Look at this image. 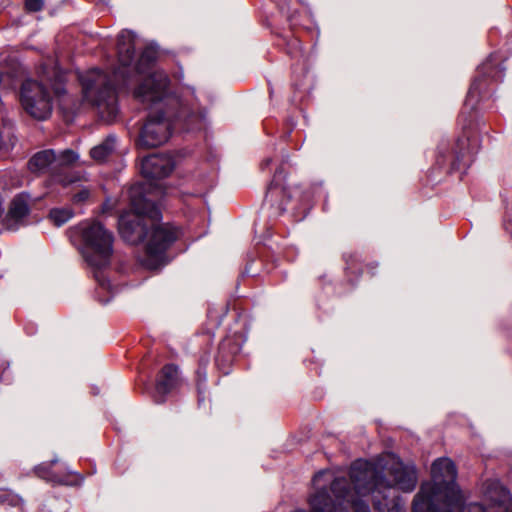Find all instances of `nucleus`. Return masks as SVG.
I'll list each match as a JSON object with an SVG mask.
<instances>
[{"label":"nucleus","mask_w":512,"mask_h":512,"mask_svg":"<svg viewBox=\"0 0 512 512\" xmlns=\"http://www.w3.org/2000/svg\"><path fill=\"white\" fill-rule=\"evenodd\" d=\"M466 141H469V139L468 138L467 139L461 138V139L458 140V146L461 147L460 151L457 152V160L458 161H462V160L464 161V159L466 157V152L463 149Z\"/></svg>","instance_id":"20"},{"label":"nucleus","mask_w":512,"mask_h":512,"mask_svg":"<svg viewBox=\"0 0 512 512\" xmlns=\"http://www.w3.org/2000/svg\"><path fill=\"white\" fill-rule=\"evenodd\" d=\"M418 482L416 468L390 455L388 460H356L349 479L342 472L321 470L312 479L314 493L309 504L315 512H370L369 497L379 512H406L405 501L395 489L412 492Z\"/></svg>","instance_id":"1"},{"label":"nucleus","mask_w":512,"mask_h":512,"mask_svg":"<svg viewBox=\"0 0 512 512\" xmlns=\"http://www.w3.org/2000/svg\"><path fill=\"white\" fill-rule=\"evenodd\" d=\"M82 240L80 249L86 263L93 269L94 278L103 290L110 291L112 285L102 269L110 263L113 252V235L100 222H83L75 229Z\"/></svg>","instance_id":"7"},{"label":"nucleus","mask_w":512,"mask_h":512,"mask_svg":"<svg viewBox=\"0 0 512 512\" xmlns=\"http://www.w3.org/2000/svg\"><path fill=\"white\" fill-rule=\"evenodd\" d=\"M142 185L129 190L131 210L120 215L119 233L130 244L145 242L144 264L156 269L165 261L166 250L175 242L178 231L169 224L159 223L161 211L152 198L144 194Z\"/></svg>","instance_id":"4"},{"label":"nucleus","mask_w":512,"mask_h":512,"mask_svg":"<svg viewBox=\"0 0 512 512\" xmlns=\"http://www.w3.org/2000/svg\"><path fill=\"white\" fill-rule=\"evenodd\" d=\"M58 460L56 458L52 459L50 463H42L35 467L36 474L49 482L57 483V484H72L65 477L58 476L57 474L51 471V466L55 464Z\"/></svg>","instance_id":"14"},{"label":"nucleus","mask_w":512,"mask_h":512,"mask_svg":"<svg viewBox=\"0 0 512 512\" xmlns=\"http://www.w3.org/2000/svg\"><path fill=\"white\" fill-rule=\"evenodd\" d=\"M137 37L130 30H123L118 35L119 67L110 76L99 69H91L79 76L83 96L93 105L101 119L112 122L118 113L116 87L126 86L133 73L147 72L156 60L154 47L147 46L135 62Z\"/></svg>","instance_id":"3"},{"label":"nucleus","mask_w":512,"mask_h":512,"mask_svg":"<svg viewBox=\"0 0 512 512\" xmlns=\"http://www.w3.org/2000/svg\"><path fill=\"white\" fill-rule=\"evenodd\" d=\"M30 212V195L22 192L11 201L7 215L3 220L5 229L16 231L24 225L25 218Z\"/></svg>","instance_id":"10"},{"label":"nucleus","mask_w":512,"mask_h":512,"mask_svg":"<svg viewBox=\"0 0 512 512\" xmlns=\"http://www.w3.org/2000/svg\"><path fill=\"white\" fill-rule=\"evenodd\" d=\"M175 164L171 156L164 154H152L144 157L140 164L142 176L147 183H140L145 188V196L152 198L154 202L163 195L161 186L154 185V180L167 177L174 169Z\"/></svg>","instance_id":"8"},{"label":"nucleus","mask_w":512,"mask_h":512,"mask_svg":"<svg viewBox=\"0 0 512 512\" xmlns=\"http://www.w3.org/2000/svg\"><path fill=\"white\" fill-rule=\"evenodd\" d=\"M282 174V169H278L274 175V178L268 188V192H267V198L268 197H273L274 195H276L278 193V187H280L281 183H280V175Z\"/></svg>","instance_id":"17"},{"label":"nucleus","mask_w":512,"mask_h":512,"mask_svg":"<svg viewBox=\"0 0 512 512\" xmlns=\"http://www.w3.org/2000/svg\"><path fill=\"white\" fill-rule=\"evenodd\" d=\"M29 170L33 173H46L56 174L55 168V151L52 149L37 152L32 156L28 162Z\"/></svg>","instance_id":"12"},{"label":"nucleus","mask_w":512,"mask_h":512,"mask_svg":"<svg viewBox=\"0 0 512 512\" xmlns=\"http://www.w3.org/2000/svg\"><path fill=\"white\" fill-rule=\"evenodd\" d=\"M133 97L141 103L149 114L141 128L137 146L156 148L168 141L173 123L177 120L202 122L205 115H186L180 99L171 93L169 78L163 71H154L140 81L133 91Z\"/></svg>","instance_id":"5"},{"label":"nucleus","mask_w":512,"mask_h":512,"mask_svg":"<svg viewBox=\"0 0 512 512\" xmlns=\"http://www.w3.org/2000/svg\"><path fill=\"white\" fill-rule=\"evenodd\" d=\"M504 72L505 67L502 64L496 63V55L491 54L489 58L478 67V75L469 88L465 106L473 108L482 94L484 82L488 79L495 82L502 81Z\"/></svg>","instance_id":"9"},{"label":"nucleus","mask_w":512,"mask_h":512,"mask_svg":"<svg viewBox=\"0 0 512 512\" xmlns=\"http://www.w3.org/2000/svg\"><path fill=\"white\" fill-rule=\"evenodd\" d=\"M116 149V137L108 135L100 144L94 146L91 151V157L98 161H105Z\"/></svg>","instance_id":"13"},{"label":"nucleus","mask_w":512,"mask_h":512,"mask_svg":"<svg viewBox=\"0 0 512 512\" xmlns=\"http://www.w3.org/2000/svg\"><path fill=\"white\" fill-rule=\"evenodd\" d=\"M78 159V155L70 149L61 151L59 154L55 153V168L56 173L61 169L73 164Z\"/></svg>","instance_id":"16"},{"label":"nucleus","mask_w":512,"mask_h":512,"mask_svg":"<svg viewBox=\"0 0 512 512\" xmlns=\"http://www.w3.org/2000/svg\"><path fill=\"white\" fill-rule=\"evenodd\" d=\"M279 209H280L281 211H284V210H285V208H284V207H282V206H280V207H279Z\"/></svg>","instance_id":"24"},{"label":"nucleus","mask_w":512,"mask_h":512,"mask_svg":"<svg viewBox=\"0 0 512 512\" xmlns=\"http://www.w3.org/2000/svg\"><path fill=\"white\" fill-rule=\"evenodd\" d=\"M44 6V0H25V8L29 12H38L42 10Z\"/></svg>","instance_id":"19"},{"label":"nucleus","mask_w":512,"mask_h":512,"mask_svg":"<svg viewBox=\"0 0 512 512\" xmlns=\"http://www.w3.org/2000/svg\"><path fill=\"white\" fill-rule=\"evenodd\" d=\"M74 216V212L69 207L53 208L50 210L49 218L55 226H62Z\"/></svg>","instance_id":"15"},{"label":"nucleus","mask_w":512,"mask_h":512,"mask_svg":"<svg viewBox=\"0 0 512 512\" xmlns=\"http://www.w3.org/2000/svg\"><path fill=\"white\" fill-rule=\"evenodd\" d=\"M40 80L26 79L20 89L23 110L36 120H46L53 110L54 100L65 95V74L57 66L44 64L38 71Z\"/></svg>","instance_id":"6"},{"label":"nucleus","mask_w":512,"mask_h":512,"mask_svg":"<svg viewBox=\"0 0 512 512\" xmlns=\"http://www.w3.org/2000/svg\"><path fill=\"white\" fill-rule=\"evenodd\" d=\"M74 474L77 476V478H78L80 481H82V480H83V479H82V477H81V475H79V474H77V473H74Z\"/></svg>","instance_id":"23"},{"label":"nucleus","mask_w":512,"mask_h":512,"mask_svg":"<svg viewBox=\"0 0 512 512\" xmlns=\"http://www.w3.org/2000/svg\"><path fill=\"white\" fill-rule=\"evenodd\" d=\"M272 162V159L271 158H265L262 162H261V168L264 170L266 169Z\"/></svg>","instance_id":"22"},{"label":"nucleus","mask_w":512,"mask_h":512,"mask_svg":"<svg viewBox=\"0 0 512 512\" xmlns=\"http://www.w3.org/2000/svg\"><path fill=\"white\" fill-rule=\"evenodd\" d=\"M80 181V176H64L59 180L64 186Z\"/></svg>","instance_id":"21"},{"label":"nucleus","mask_w":512,"mask_h":512,"mask_svg":"<svg viewBox=\"0 0 512 512\" xmlns=\"http://www.w3.org/2000/svg\"><path fill=\"white\" fill-rule=\"evenodd\" d=\"M90 196V190L87 187H81L77 192L73 194L72 201L75 204H81L85 202Z\"/></svg>","instance_id":"18"},{"label":"nucleus","mask_w":512,"mask_h":512,"mask_svg":"<svg viewBox=\"0 0 512 512\" xmlns=\"http://www.w3.org/2000/svg\"><path fill=\"white\" fill-rule=\"evenodd\" d=\"M432 482L421 485L412 503V512H512L509 491L496 480L484 484V503L463 505L464 497L456 483L455 464L439 458L432 464Z\"/></svg>","instance_id":"2"},{"label":"nucleus","mask_w":512,"mask_h":512,"mask_svg":"<svg viewBox=\"0 0 512 512\" xmlns=\"http://www.w3.org/2000/svg\"><path fill=\"white\" fill-rule=\"evenodd\" d=\"M178 381V369L169 364L163 367L155 386L154 399L157 403L165 400V396L175 387Z\"/></svg>","instance_id":"11"}]
</instances>
